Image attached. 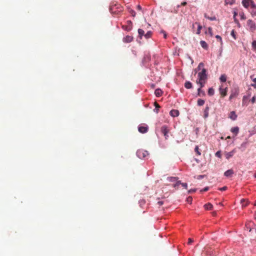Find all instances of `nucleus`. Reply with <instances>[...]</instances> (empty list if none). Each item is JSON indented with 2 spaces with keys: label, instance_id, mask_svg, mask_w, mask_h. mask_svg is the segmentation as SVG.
I'll return each instance as SVG.
<instances>
[{
  "label": "nucleus",
  "instance_id": "obj_1",
  "mask_svg": "<svg viewBox=\"0 0 256 256\" xmlns=\"http://www.w3.org/2000/svg\"><path fill=\"white\" fill-rule=\"evenodd\" d=\"M198 73V78L196 82L199 85L198 90V95L199 96H203L206 95L205 92L202 90L204 87L208 80V74L206 70L204 68V64L202 62L199 64L198 66L194 70L195 74Z\"/></svg>",
  "mask_w": 256,
  "mask_h": 256
},
{
  "label": "nucleus",
  "instance_id": "obj_2",
  "mask_svg": "<svg viewBox=\"0 0 256 256\" xmlns=\"http://www.w3.org/2000/svg\"><path fill=\"white\" fill-rule=\"evenodd\" d=\"M123 10V8L121 5L117 2H113L110 7V11L114 15L120 14Z\"/></svg>",
  "mask_w": 256,
  "mask_h": 256
},
{
  "label": "nucleus",
  "instance_id": "obj_3",
  "mask_svg": "<svg viewBox=\"0 0 256 256\" xmlns=\"http://www.w3.org/2000/svg\"><path fill=\"white\" fill-rule=\"evenodd\" d=\"M239 92H240L238 87L237 86L234 87L230 91V94L229 97V100H232V98L236 97L239 94Z\"/></svg>",
  "mask_w": 256,
  "mask_h": 256
},
{
  "label": "nucleus",
  "instance_id": "obj_4",
  "mask_svg": "<svg viewBox=\"0 0 256 256\" xmlns=\"http://www.w3.org/2000/svg\"><path fill=\"white\" fill-rule=\"evenodd\" d=\"M149 154L148 151L140 149L136 152V155L140 158H144L148 156Z\"/></svg>",
  "mask_w": 256,
  "mask_h": 256
},
{
  "label": "nucleus",
  "instance_id": "obj_5",
  "mask_svg": "<svg viewBox=\"0 0 256 256\" xmlns=\"http://www.w3.org/2000/svg\"><path fill=\"white\" fill-rule=\"evenodd\" d=\"M247 24L250 32H254L256 30V24L253 20H248L247 21Z\"/></svg>",
  "mask_w": 256,
  "mask_h": 256
},
{
  "label": "nucleus",
  "instance_id": "obj_6",
  "mask_svg": "<svg viewBox=\"0 0 256 256\" xmlns=\"http://www.w3.org/2000/svg\"><path fill=\"white\" fill-rule=\"evenodd\" d=\"M254 2L252 0H242V4L243 6L248 8L249 6L251 7L252 6V4H254Z\"/></svg>",
  "mask_w": 256,
  "mask_h": 256
},
{
  "label": "nucleus",
  "instance_id": "obj_7",
  "mask_svg": "<svg viewBox=\"0 0 256 256\" xmlns=\"http://www.w3.org/2000/svg\"><path fill=\"white\" fill-rule=\"evenodd\" d=\"M161 132L164 134L166 140L168 139V134L169 132V130L168 128L166 126H163L161 128Z\"/></svg>",
  "mask_w": 256,
  "mask_h": 256
},
{
  "label": "nucleus",
  "instance_id": "obj_8",
  "mask_svg": "<svg viewBox=\"0 0 256 256\" xmlns=\"http://www.w3.org/2000/svg\"><path fill=\"white\" fill-rule=\"evenodd\" d=\"M132 23L130 20L127 21L126 25H123L122 26V29L125 30L130 31L132 30Z\"/></svg>",
  "mask_w": 256,
  "mask_h": 256
},
{
  "label": "nucleus",
  "instance_id": "obj_9",
  "mask_svg": "<svg viewBox=\"0 0 256 256\" xmlns=\"http://www.w3.org/2000/svg\"><path fill=\"white\" fill-rule=\"evenodd\" d=\"M236 149H234L232 150L230 152H224V156L226 159L228 160L229 158H232L234 155V154L236 153Z\"/></svg>",
  "mask_w": 256,
  "mask_h": 256
},
{
  "label": "nucleus",
  "instance_id": "obj_10",
  "mask_svg": "<svg viewBox=\"0 0 256 256\" xmlns=\"http://www.w3.org/2000/svg\"><path fill=\"white\" fill-rule=\"evenodd\" d=\"M138 132L142 134L146 133L148 130V126H140L138 128Z\"/></svg>",
  "mask_w": 256,
  "mask_h": 256
},
{
  "label": "nucleus",
  "instance_id": "obj_11",
  "mask_svg": "<svg viewBox=\"0 0 256 256\" xmlns=\"http://www.w3.org/2000/svg\"><path fill=\"white\" fill-rule=\"evenodd\" d=\"M228 88L226 87V88H222V87H220L219 88V92L221 95V96L224 98L227 94Z\"/></svg>",
  "mask_w": 256,
  "mask_h": 256
},
{
  "label": "nucleus",
  "instance_id": "obj_12",
  "mask_svg": "<svg viewBox=\"0 0 256 256\" xmlns=\"http://www.w3.org/2000/svg\"><path fill=\"white\" fill-rule=\"evenodd\" d=\"M133 37L130 36H126L124 37L122 39V41L124 42L125 43H128L130 42L133 40Z\"/></svg>",
  "mask_w": 256,
  "mask_h": 256
},
{
  "label": "nucleus",
  "instance_id": "obj_13",
  "mask_svg": "<svg viewBox=\"0 0 256 256\" xmlns=\"http://www.w3.org/2000/svg\"><path fill=\"white\" fill-rule=\"evenodd\" d=\"M250 12L252 16H256V4H252V6L250 7Z\"/></svg>",
  "mask_w": 256,
  "mask_h": 256
},
{
  "label": "nucleus",
  "instance_id": "obj_14",
  "mask_svg": "<svg viewBox=\"0 0 256 256\" xmlns=\"http://www.w3.org/2000/svg\"><path fill=\"white\" fill-rule=\"evenodd\" d=\"M170 115L172 117L178 116L180 112L177 110H172L170 112Z\"/></svg>",
  "mask_w": 256,
  "mask_h": 256
},
{
  "label": "nucleus",
  "instance_id": "obj_15",
  "mask_svg": "<svg viewBox=\"0 0 256 256\" xmlns=\"http://www.w3.org/2000/svg\"><path fill=\"white\" fill-rule=\"evenodd\" d=\"M234 174V171L232 170H228L225 172L224 175L226 177H230Z\"/></svg>",
  "mask_w": 256,
  "mask_h": 256
},
{
  "label": "nucleus",
  "instance_id": "obj_16",
  "mask_svg": "<svg viewBox=\"0 0 256 256\" xmlns=\"http://www.w3.org/2000/svg\"><path fill=\"white\" fill-rule=\"evenodd\" d=\"M195 24L198 25V30H197V32L196 33L198 34H200V32H201V30L202 28V26L200 24V23H198V22H196L194 24H193V25H192L193 27H194V26Z\"/></svg>",
  "mask_w": 256,
  "mask_h": 256
},
{
  "label": "nucleus",
  "instance_id": "obj_17",
  "mask_svg": "<svg viewBox=\"0 0 256 256\" xmlns=\"http://www.w3.org/2000/svg\"><path fill=\"white\" fill-rule=\"evenodd\" d=\"M229 118L232 120H236L237 118V115L236 114L234 111H232L230 112Z\"/></svg>",
  "mask_w": 256,
  "mask_h": 256
},
{
  "label": "nucleus",
  "instance_id": "obj_18",
  "mask_svg": "<svg viewBox=\"0 0 256 256\" xmlns=\"http://www.w3.org/2000/svg\"><path fill=\"white\" fill-rule=\"evenodd\" d=\"M234 134V136H236L239 132V128L238 126L232 128L230 130Z\"/></svg>",
  "mask_w": 256,
  "mask_h": 256
},
{
  "label": "nucleus",
  "instance_id": "obj_19",
  "mask_svg": "<svg viewBox=\"0 0 256 256\" xmlns=\"http://www.w3.org/2000/svg\"><path fill=\"white\" fill-rule=\"evenodd\" d=\"M154 94L157 97H159L162 95V92L160 89L158 88L155 90Z\"/></svg>",
  "mask_w": 256,
  "mask_h": 256
},
{
  "label": "nucleus",
  "instance_id": "obj_20",
  "mask_svg": "<svg viewBox=\"0 0 256 256\" xmlns=\"http://www.w3.org/2000/svg\"><path fill=\"white\" fill-rule=\"evenodd\" d=\"M200 44L202 46V48H204L206 50L208 49V44H206V42L204 41V40H201L200 42Z\"/></svg>",
  "mask_w": 256,
  "mask_h": 256
},
{
  "label": "nucleus",
  "instance_id": "obj_21",
  "mask_svg": "<svg viewBox=\"0 0 256 256\" xmlns=\"http://www.w3.org/2000/svg\"><path fill=\"white\" fill-rule=\"evenodd\" d=\"M184 86L186 88L190 89L192 88V84L190 82L187 81L184 84Z\"/></svg>",
  "mask_w": 256,
  "mask_h": 256
},
{
  "label": "nucleus",
  "instance_id": "obj_22",
  "mask_svg": "<svg viewBox=\"0 0 256 256\" xmlns=\"http://www.w3.org/2000/svg\"><path fill=\"white\" fill-rule=\"evenodd\" d=\"M240 203L242 206H246L248 204V200L242 199L240 200Z\"/></svg>",
  "mask_w": 256,
  "mask_h": 256
},
{
  "label": "nucleus",
  "instance_id": "obj_23",
  "mask_svg": "<svg viewBox=\"0 0 256 256\" xmlns=\"http://www.w3.org/2000/svg\"><path fill=\"white\" fill-rule=\"evenodd\" d=\"M250 222H247L245 226V230L250 232L252 231V228H250Z\"/></svg>",
  "mask_w": 256,
  "mask_h": 256
},
{
  "label": "nucleus",
  "instance_id": "obj_24",
  "mask_svg": "<svg viewBox=\"0 0 256 256\" xmlns=\"http://www.w3.org/2000/svg\"><path fill=\"white\" fill-rule=\"evenodd\" d=\"M138 36L140 38H142V36H144V35L145 34L144 30L140 28H139L138 30Z\"/></svg>",
  "mask_w": 256,
  "mask_h": 256
},
{
  "label": "nucleus",
  "instance_id": "obj_25",
  "mask_svg": "<svg viewBox=\"0 0 256 256\" xmlns=\"http://www.w3.org/2000/svg\"><path fill=\"white\" fill-rule=\"evenodd\" d=\"M226 78H227L225 74H223L221 75V76L220 78V80L221 82H226Z\"/></svg>",
  "mask_w": 256,
  "mask_h": 256
},
{
  "label": "nucleus",
  "instance_id": "obj_26",
  "mask_svg": "<svg viewBox=\"0 0 256 256\" xmlns=\"http://www.w3.org/2000/svg\"><path fill=\"white\" fill-rule=\"evenodd\" d=\"M208 94L210 96H212L214 94V89L212 88H210L208 89Z\"/></svg>",
  "mask_w": 256,
  "mask_h": 256
},
{
  "label": "nucleus",
  "instance_id": "obj_27",
  "mask_svg": "<svg viewBox=\"0 0 256 256\" xmlns=\"http://www.w3.org/2000/svg\"><path fill=\"white\" fill-rule=\"evenodd\" d=\"M204 206L205 208L207 210H210L212 208V205L210 203L206 204Z\"/></svg>",
  "mask_w": 256,
  "mask_h": 256
},
{
  "label": "nucleus",
  "instance_id": "obj_28",
  "mask_svg": "<svg viewBox=\"0 0 256 256\" xmlns=\"http://www.w3.org/2000/svg\"><path fill=\"white\" fill-rule=\"evenodd\" d=\"M152 32L151 31H148L144 35V36L146 39H148L152 36Z\"/></svg>",
  "mask_w": 256,
  "mask_h": 256
},
{
  "label": "nucleus",
  "instance_id": "obj_29",
  "mask_svg": "<svg viewBox=\"0 0 256 256\" xmlns=\"http://www.w3.org/2000/svg\"><path fill=\"white\" fill-rule=\"evenodd\" d=\"M194 152H196L197 156H200L201 154V152H200L198 146H196L194 148Z\"/></svg>",
  "mask_w": 256,
  "mask_h": 256
},
{
  "label": "nucleus",
  "instance_id": "obj_30",
  "mask_svg": "<svg viewBox=\"0 0 256 256\" xmlns=\"http://www.w3.org/2000/svg\"><path fill=\"white\" fill-rule=\"evenodd\" d=\"M154 105L156 107V109L154 110L156 113L158 114V108H160V106L156 102H154Z\"/></svg>",
  "mask_w": 256,
  "mask_h": 256
},
{
  "label": "nucleus",
  "instance_id": "obj_31",
  "mask_svg": "<svg viewBox=\"0 0 256 256\" xmlns=\"http://www.w3.org/2000/svg\"><path fill=\"white\" fill-rule=\"evenodd\" d=\"M204 100L202 99H198V105L199 106H202L204 104Z\"/></svg>",
  "mask_w": 256,
  "mask_h": 256
},
{
  "label": "nucleus",
  "instance_id": "obj_32",
  "mask_svg": "<svg viewBox=\"0 0 256 256\" xmlns=\"http://www.w3.org/2000/svg\"><path fill=\"white\" fill-rule=\"evenodd\" d=\"M204 17L210 20H216V17L213 16V17H210L206 15V14H204Z\"/></svg>",
  "mask_w": 256,
  "mask_h": 256
},
{
  "label": "nucleus",
  "instance_id": "obj_33",
  "mask_svg": "<svg viewBox=\"0 0 256 256\" xmlns=\"http://www.w3.org/2000/svg\"><path fill=\"white\" fill-rule=\"evenodd\" d=\"M234 0H225V2L226 4H232L234 2Z\"/></svg>",
  "mask_w": 256,
  "mask_h": 256
},
{
  "label": "nucleus",
  "instance_id": "obj_34",
  "mask_svg": "<svg viewBox=\"0 0 256 256\" xmlns=\"http://www.w3.org/2000/svg\"><path fill=\"white\" fill-rule=\"evenodd\" d=\"M252 49L256 52V40H254L252 42Z\"/></svg>",
  "mask_w": 256,
  "mask_h": 256
},
{
  "label": "nucleus",
  "instance_id": "obj_35",
  "mask_svg": "<svg viewBox=\"0 0 256 256\" xmlns=\"http://www.w3.org/2000/svg\"><path fill=\"white\" fill-rule=\"evenodd\" d=\"M240 18L242 20H246V16H245V14L244 12H242L240 13Z\"/></svg>",
  "mask_w": 256,
  "mask_h": 256
},
{
  "label": "nucleus",
  "instance_id": "obj_36",
  "mask_svg": "<svg viewBox=\"0 0 256 256\" xmlns=\"http://www.w3.org/2000/svg\"><path fill=\"white\" fill-rule=\"evenodd\" d=\"M237 16V12H234V21L236 23H238V20H237V18H236V16Z\"/></svg>",
  "mask_w": 256,
  "mask_h": 256
},
{
  "label": "nucleus",
  "instance_id": "obj_37",
  "mask_svg": "<svg viewBox=\"0 0 256 256\" xmlns=\"http://www.w3.org/2000/svg\"><path fill=\"white\" fill-rule=\"evenodd\" d=\"M128 12L132 16H135L136 12L133 10L129 9Z\"/></svg>",
  "mask_w": 256,
  "mask_h": 256
},
{
  "label": "nucleus",
  "instance_id": "obj_38",
  "mask_svg": "<svg viewBox=\"0 0 256 256\" xmlns=\"http://www.w3.org/2000/svg\"><path fill=\"white\" fill-rule=\"evenodd\" d=\"M208 32L210 35V36H212V28L209 27L208 28Z\"/></svg>",
  "mask_w": 256,
  "mask_h": 256
},
{
  "label": "nucleus",
  "instance_id": "obj_39",
  "mask_svg": "<svg viewBox=\"0 0 256 256\" xmlns=\"http://www.w3.org/2000/svg\"><path fill=\"white\" fill-rule=\"evenodd\" d=\"M230 34L234 38V40L236 39V36L235 32L234 30H232Z\"/></svg>",
  "mask_w": 256,
  "mask_h": 256
},
{
  "label": "nucleus",
  "instance_id": "obj_40",
  "mask_svg": "<svg viewBox=\"0 0 256 256\" xmlns=\"http://www.w3.org/2000/svg\"><path fill=\"white\" fill-rule=\"evenodd\" d=\"M168 179L170 182H173L176 180L177 178L176 177H170Z\"/></svg>",
  "mask_w": 256,
  "mask_h": 256
},
{
  "label": "nucleus",
  "instance_id": "obj_41",
  "mask_svg": "<svg viewBox=\"0 0 256 256\" xmlns=\"http://www.w3.org/2000/svg\"><path fill=\"white\" fill-rule=\"evenodd\" d=\"M192 198L191 196H189L187 198L186 201L188 202L191 204L192 202Z\"/></svg>",
  "mask_w": 256,
  "mask_h": 256
},
{
  "label": "nucleus",
  "instance_id": "obj_42",
  "mask_svg": "<svg viewBox=\"0 0 256 256\" xmlns=\"http://www.w3.org/2000/svg\"><path fill=\"white\" fill-rule=\"evenodd\" d=\"M216 38H217L218 40H220V42H221V44H222V38L219 35H216Z\"/></svg>",
  "mask_w": 256,
  "mask_h": 256
},
{
  "label": "nucleus",
  "instance_id": "obj_43",
  "mask_svg": "<svg viewBox=\"0 0 256 256\" xmlns=\"http://www.w3.org/2000/svg\"><path fill=\"white\" fill-rule=\"evenodd\" d=\"M253 81L254 84H252L251 86L254 88H256V78L253 80Z\"/></svg>",
  "mask_w": 256,
  "mask_h": 256
},
{
  "label": "nucleus",
  "instance_id": "obj_44",
  "mask_svg": "<svg viewBox=\"0 0 256 256\" xmlns=\"http://www.w3.org/2000/svg\"><path fill=\"white\" fill-rule=\"evenodd\" d=\"M256 96H254L251 99V102H252V103L254 104L256 102Z\"/></svg>",
  "mask_w": 256,
  "mask_h": 256
},
{
  "label": "nucleus",
  "instance_id": "obj_45",
  "mask_svg": "<svg viewBox=\"0 0 256 256\" xmlns=\"http://www.w3.org/2000/svg\"><path fill=\"white\" fill-rule=\"evenodd\" d=\"M208 189H209L208 187H206L204 188H203L202 190H200V192H206L208 190Z\"/></svg>",
  "mask_w": 256,
  "mask_h": 256
},
{
  "label": "nucleus",
  "instance_id": "obj_46",
  "mask_svg": "<svg viewBox=\"0 0 256 256\" xmlns=\"http://www.w3.org/2000/svg\"><path fill=\"white\" fill-rule=\"evenodd\" d=\"M182 186L184 187L185 188H187V187H188V184L186 183V182H182Z\"/></svg>",
  "mask_w": 256,
  "mask_h": 256
},
{
  "label": "nucleus",
  "instance_id": "obj_47",
  "mask_svg": "<svg viewBox=\"0 0 256 256\" xmlns=\"http://www.w3.org/2000/svg\"><path fill=\"white\" fill-rule=\"evenodd\" d=\"M216 156L218 157H219V158H220L221 156V154H220V151H218L216 153Z\"/></svg>",
  "mask_w": 256,
  "mask_h": 256
},
{
  "label": "nucleus",
  "instance_id": "obj_48",
  "mask_svg": "<svg viewBox=\"0 0 256 256\" xmlns=\"http://www.w3.org/2000/svg\"><path fill=\"white\" fill-rule=\"evenodd\" d=\"M227 189V187L226 186H224L222 188H220V190H221V191H224V190H225Z\"/></svg>",
  "mask_w": 256,
  "mask_h": 256
},
{
  "label": "nucleus",
  "instance_id": "obj_49",
  "mask_svg": "<svg viewBox=\"0 0 256 256\" xmlns=\"http://www.w3.org/2000/svg\"><path fill=\"white\" fill-rule=\"evenodd\" d=\"M196 191V189H191V190H188V192L189 194H190V193H192V192H195Z\"/></svg>",
  "mask_w": 256,
  "mask_h": 256
},
{
  "label": "nucleus",
  "instance_id": "obj_50",
  "mask_svg": "<svg viewBox=\"0 0 256 256\" xmlns=\"http://www.w3.org/2000/svg\"><path fill=\"white\" fill-rule=\"evenodd\" d=\"M136 8H137L138 10H142V6L140 5H138L137 6H136Z\"/></svg>",
  "mask_w": 256,
  "mask_h": 256
},
{
  "label": "nucleus",
  "instance_id": "obj_51",
  "mask_svg": "<svg viewBox=\"0 0 256 256\" xmlns=\"http://www.w3.org/2000/svg\"><path fill=\"white\" fill-rule=\"evenodd\" d=\"M162 32L164 34V38H166V36H167V34H166V33L164 31H162Z\"/></svg>",
  "mask_w": 256,
  "mask_h": 256
},
{
  "label": "nucleus",
  "instance_id": "obj_52",
  "mask_svg": "<svg viewBox=\"0 0 256 256\" xmlns=\"http://www.w3.org/2000/svg\"><path fill=\"white\" fill-rule=\"evenodd\" d=\"M186 2H183L181 3L180 6H185L186 4Z\"/></svg>",
  "mask_w": 256,
  "mask_h": 256
},
{
  "label": "nucleus",
  "instance_id": "obj_53",
  "mask_svg": "<svg viewBox=\"0 0 256 256\" xmlns=\"http://www.w3.org/2000/svg\"><path fill=\"white\" fill-rule=\"evenodd\" d=\"M164 204L163 202L162 201H159L158 202V204L159 205V206H162V205Z\"/></svg>",
  "mask_w": 256,
  "mask_h": 256
},
{
  "label": "nucleus",
  "instance_id": "obj_54",
  "mask_svg": "<svg viewBox=\"0 0 256 256\" xmlns=\"http://www.w3.org/2000/svg\"><path fill=\"white\" fill-rule=\"evenodd\" d=\"M192 242H193V240L192 238H188V244H190Z\"/></svg>",
  "mask_w": 256,
  "mask_h": 256
},
{
  "label": "nucleus",
  "instance_id": "obj_55",
  "mask_svg": "<svg viewBox=\"0 0 256 256\" xmlns=\"http://www.w3.org/2000/svg\"><path fill=\"white\" fill-rule=\"evenodd\" d=\"M178 186H179V185H178V184L177 182H176V183L174 185V188H176V187Z\"/></svg>",
  "mask_w": 256,
  "mask_h": 256
},
{
  "label": "nucleus",
  "instance_id": "obj_56",
  "mask_svg": "<svg viewBox=\"0 0 256 256\" xmlns=\"http://www.w3.org/2000/svg\"><path fill=\"white\" fill-rule=\"evenodd\" d=\"M203 177H204V176L200 175V176H198V178L200 179V178H202Z\"/></svg>",
  "mask_w": 256,
  "mask_h": 256
},
{
  "label": "nucleus",
  "instance_id": "obj_57",
  "mask_svg": "<svg viewBox=\"0 0 256 256\" xmlns=\"http://www.w3.org/2000/svg\"><path fill=\"white\" fill-rule=\"evenodd\" d=\"M176 182L178 184V185H180V184L182 185V182H181V181L179 180V181H178Z\"/></svg>",
  "mask_w": 256,
  "mask_h": 256
},
{
  "label": "nucleus",
  "instance_id": "obj_58",
  "mask_svg": "<svg viewBox=\"0 0 256 256\" xmlns=\"http://www.w3.org/2000/svg\"><path fill=\"white\" fill-rule=\"evenodd\" d=\"M246 98V96H244V97H243V100H242V101H243V102H243V104L244 103V99Z\"/></svg>",
  "mask_w": 256,
  "mask_h": 256
},
{
  "label": "nucleus",
  "instance_id": "obj_59",
  "mask_svg": "<svg viewBox=\"0 0 256 256\" xmlns=\"http://www.w3.org/2000/svg\"><path fill=\"white\" fill-rule=\"evenodd\" d=\"M254 218H255V219H256V212H255V214H254Z\"/></svg>",
  "mask_w": 256,
  "mask_h": 256
},
{
  "label": "nucleus",
  "instance_id": "obj_60",
  "mask_svg": "<svg viewBox=\"0 0 256 256\" xmlns=\"http://www.w3.org/2000/svg\"><path fill=\"white\" fill-rule=\"evenodd\" d=\"M227 138H230V136H228L227 137Z\"/></svg>",
  "mask_w": 256,
  "mask_h": 256
},
{
  "label": "nucleus",
  "instance_id": "obj_61",
  "mask_svg": "<svg viewBox=\"0 0 256 256\" xmlns=\"http://www.w3.org/2000/svg\"><path fill=\"white\" fill-rule=\"evenodd\" d=\"M180 6V5L178 6V8H179Z\"/></svg>",
  "mask_w": 256,
  "mask_h": 256
},
{
  "label": "nucleus",
  "instance_id": "obj_62",
  "mask_svg": "<svg viewBox=\"0 0 256 256\" xmlns=\"http://www.w3.org/2000/svg\"><path fill=\"white\" fill-rule=\"evenodd\" d=\"M254 177L256 178V174H254Z\"/></svg>",
  "mask_w": 256,
  "mask_h": 256
},
{
  "label": "nucleus",
  "instance_id": "obj_63",
  "mask_svg": "<svg viewBox=\"0 0 256 256\" xmlns=\"http://www.w3.org/2000/svg\"><path fill=\"white\" fill-rule=\"evenodd\" d=\"M254 205L256 206V202H255Z\"/></svg>",
  "mask_w": 256,
  "mask_h": 256
}]
</instances>
